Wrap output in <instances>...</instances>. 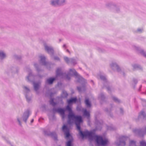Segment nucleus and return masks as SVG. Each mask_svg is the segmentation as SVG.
Wrapping results in <instances>:
<instances>
[{"label": "nucleus", "mask_w": 146, "mask_h": 146, "mask_svg": "<svg viewBox=\"0 0 146 146\" xmlns=\"http://www.w3.org/2000/svg\"><path fill=\"white\" fill-rule=\"evenodd\" d=\"M77 100L76 98H72L67 100L68 105L66 107L68 111V122L70 124L75 122L77 129L79 130V134L82 138L88 137L90 141L94 140L98 145L106 146L108 144V141L107 139L103 138L102 136L96 135L92 131H86L84 133L80 130V124L82 122V117L80 116L76 115L72 111L70 105L73 103L76 102Z\"/></svg>", "instance_id": "nucleus-1"}, {"label": "nucleus", "mask_w": 146, "mask_h": 146, "mask_svg": "<svg viewBox=\"0 0 146 146\" xmlns=\"http://www.w3.org/2000/svg\"><path fill=\"white\" fill-rule=\"evenodd\" d=\"M62 129L65 134L66 138L67 140L70 139V140L66 143V146H71V143L72 139V136L69 133V130L68 128L66 125H64L62 127Z\"/></svg>", "instance_id": "nucleus-2"}, {"label": "nucleus", "mask_w": 146, "mask_h": 146, "mask_svg": "<svg viewBox=\"0 0 146 146\" xmlns=\"http://www.w3.org/2000/svg\"><path fill=\"white\" fill-rule=\"evenodd\" d=\"M73 75L76 76V78L77 79L78 82H80V80L83 81L84 80V79L82 77L78 75L75 70L74 69H70L69 73L68 75L66 76V78L68 80H69L70 78L68 77V76L69 75Z\"/></svg>", "instance_id": "nucleus-3"}, {"label": "nucleus", "mask_w": 146, "mask_h": 146, "mask_svg": "<svg viewBox=\"0 0 146 146\" xmlns=\"http://www.w3.org/2000/svg\"><path fill=\"white\" fill-rule=\"evenodd\" d=\"M128 138L125 137H123L119 139V142L118 143L117 141L116 143V144L117 145L119 146L120 145L124 146L125 145V141H126Z\"/></svg>", "instance_id": "nucleus-4"}, {"label": "nucleus", "mask_w": 146, "mask_h": 146, "mask_svg": "<svg viewBox=\"0 0 146 146\" xmlns=\"http://www.w3.org/2000/svg\"><path fill=\"white\" fill-rule=\"evenodd\" d=\"M44 46L45 50L50 54H52L53 53V50L52 47L46 44H44Z\"/></svg>", "instance_id": "nucleus-5"}, {"label": "nucleus", "mask_w": 146, "mask_h": 146, "mask_svg": "<svg viewBox=\"0 0 146 146\" xmlns=\"http://www.w3.org/2000/svg\"><path fill=\"white\" fill-rule=\"evenodd\" d=\"M141 146H146V142L143 140L140 142ZM136 143L133 141H130L129 143V146H136Z\"/></svg>", "instance_id": "nucleus-6"}, {"label": "nucleus", "mask_w": 146, "mask_h": 146, "mask_svg": "<svg viewBox=\"0 0 146 146\" xmlns=\"http://www.w3.org/2000/svg\"><path fill=\"white\" fill-rule=\"evenodd\" d=\"M57 111L62 116V119H64L65 117L64 114L65 110L63 109L59 108L57 109Z\"/></svg>", "instance_id": "nucleus-7"}, {"label": "nucleus", "mask_w": 146, "mask_h": 146, "mask_svg": "<svg viewBox=\"0 0 146 146\" xmlns=\"http://www.w3.org/2000/svg\"><path fill=\"white\" fill-rule=\"evenodd\" d=\"M29 114L30 112L28 111H25L24 113L22 118L23 120L25 122H26L28 118Z\"/></svg>", "instance_id": "nucleus-8"}, {"label": "nucleus", "mask_w": 146, "mask_h": 146, "mask_svg": "<svg viewBox=\"0 0 146 146\" xmlns=\"http://www.w3.org/2000/svg\"><path fill=\"white\" fill-rule=\"evenodd\" d=\"M50 4L54 7L59 6L58 0H51Z\"/></svg>", "instance_id": "nucleus-9"}, {"label": "nucleus", "mask_w": 146, "mask_h": 146, "mask_svg": "<svg viewBox=\"0 0 146 146\" xmlns=\"http://www.w3.org/2000/svg\"><path fill=\"white\" fill-rule=\"evenodd\" d=\"M110 66L111 68L114 70L116 69L119 71V67L116 63L112 62L110 64Z\"/></svg>", "instance_id": "nucleus-10"}, {"label": "nucleus", "mask_w": 146, "mask_h": 146, "mask_svg": "<svg viewBox=\"0 0 146 146\" xmlns=\"http://www.w3.org/2000/svg\"><path fill=\"white\" fill-rule=\"evenodd\" d=\"M40 59V62L43 65H45L46 63L45 61V58L43 56H40L39 57Z\"/></svg>", "instance_id": "nucleus-11"}, {"label": "nucleus", "mask_w": 146, "mask_h": 146, "mask_svg": "<svg viewBox=\"0 0 146 146\" xmlns=\"http://www.w3.org/2000/svg\"><path fill=\"white\" fill-rule=\"evenodd\" d=\"M63 75V73L61 72L60 69L58 68L56 71V76L57 77L60 76L62 78V76Z\"/></svg>", "instance_id": "nucleus-12"}, {"label": "nucleus", "mask_w": 146, "mask_h": 146, "mask_svg": "<svg viewBox=\"0 0 146 146\" xmlns=\"http://www.w3.org/2000/svg\"><path fill=\"white\" fill-rule=\"evenodd\" d=\"M59 6H62L66 4V0H58Z\"/></svg>", "instance_id": "nucleus-13"}, {"label": "nucleus", "mask_w": 146, "mask_h": 146, "mask_svg": "<svg viewBox=\"0 0 146 146\" xmlns=\"http://www.w3.org/2000/svg\"><path fill=\"white\" fill-rule=\"evenodd\" d=\"M82 111L84 115L88 118L90 116L89 113L87 111L86 109H83Z\"/></svg>", "instance_id": "nucleus-14"}, {"label": "nucleus", "mask_w": 146, "mask_h": 146, "mask_svg": "<svg viewBox=\"0 0 146 146\" xmlns=\"http://www.w3.org/2000/svg\"><path fill=\"white\" fill-rule=\"evenodd\" d=\"M6 57L5 54L2 51L0 50V58L3 59Z\"/></svg>", "instance_id": "nucleus-15"}, {"label": "nucleus", "mask_w": 146, "mask_h": 146, "mask_svg": "<svg viewBox=\"0 0 146 146\" xmlns=\"http://www.w3.org/2000/svg\"><path fill=\"white\" fill-rule=\"evenodd\" d=\"M33 85L34 89L36 91L39 88L40 85V83H34Z\"/></svg>", "instance_id": "nucleus-16"}, {"label": "nucleus", "mask_w": 146, "mask_h": 146, "mask_svg": "<svg viewBox=\"0 0 146 146\" xmlns=\"http://www.w3.org/2000/svg\"><path fill=\"white\" fill-rule=\"evenodd\" d=\"M64 58L65 61L67 63H68L70 62H73L74 61V59L72 58L69 59L68 57H64Z\"/></svg>", "instance_id": "nucleus-17"}, {"label": "nucleus", "mask_w": 146, "mask_h": 146, "mask_svg": "<svg viewBox=\"0 0 146 146\" xmlns=\"http://www.w3.org/2000/svg\"><path fill=\"white\" fill-rule=\"evenodd\" d=\"M55 79V78H50L47 80L46 82L48 84H52Z\"/></svg>", "instance_id": "nucleus-18"}, {"label": "nucleus", "mask_w": 146, "mask_h": 146, "mask_svg": "<svg viewBox=\"0 0 146 146\" xmlns=\"http://www.w3.org/2000/svg\"><path fill=\"white\" fill-rule=\"evenodd\" d=\"M106 6L108 7H110L111 8H113L114 9H115L116 8V7L115 5L111 3H108L106 5Z\"/></svg>", "instance_id": "nucleus-19"}, {"label": "nucleus", "mask_w": 146, "mask_h": 146, "mask_svg": "<svg viewBox=\"0 0 146 146\" xmlns=\"http://www.w3.org/2000/svg\"><path fill=\"white\" fill-rule=\"evenodd\" d=\"M85 103L87 107H90L91 106V104L89 101L88 99H86L85 101Z\"/></svg>", "instance_id": "nucleus-20"}, {"label": "nucleus", "mask_w": 146, "mask_h": 146, "mask_svg": "<svg viewBox=\"0 0 146 146\" xmlns=\"http://www.w3.org/2000/svg\"><path fill=\"white\" fill-rule=\"evenodd\" d=\"M139 115L141 117H142L146 119V115H145V113L143 111H141Z\"/></svg>", "instance_id": "nucleus-21"}, {"label": "nucleus", "mask_w": 146, "mask_h": 146, "mask_svg": "<svg viewBox=\"0 0 146 146\" xmlns=\"http://www.w3.org/2000/svg\"><path fill=\"white\" fill-rule=\"evenodd\" d=\"M50 135L54 140H56L57 139V135L55 133H51Z\"/></svg>", "instance_id": "nucleus-22"}, {"label": "nucleus", "mask_w": 146, "mask_h": 146, "mask_svg": "<svg viewBox=\"0 0 146 146\" xmlns=\"http://www.w3.org/2000/svg\"><path fill=\"white\" fill-rule=\"evenodd\" d=\"M33 76L31 74H30L29 76L27 77V79L28 81H30V80L33 78Z\"/></svg>", "instance_id": "nucleus-23"}, {"label": "nucleus", "mask_w": 146, "mask_h": 146, "mask_svg": "<svg viewBox=\"0 0 146 146\" xmlns=\"http://www.w3.org/2000/svg\"><path fill=\"white\" fill-rule=\"evenodd\" d=\"M139 52L144 56L146 58V53L143 50H141L139 51Z\"/></svg>", "instance_id": "nucleus-24"}, {"label": "nucleus", "mask_w": 146, "mask_h": 146, "mask_svg": "<svg viewBox=\"0 0 146 146\" xmlns=\"http://www.w3.org/2000/svg\"><path fill=\"white\" fill-rule=\"evenodd\" d=\"M143 31V29H142L139 28L137 30V32L139 33H141Z\"/></svg>", "instance_id": "nucleus-25"}, {"label": "nucleus", "mask_w": 146, "mask_h": 146, "mask_svg": "<svg viewBox=\"0 0 146 146\" xmlns=\"http://www.w3.org/2000/svg\"><path fill=\"white\" fill-rule=\"evenodd\" d=\"M50 103L53 106H54L55 104V103L54 102L53 100L52 99L50 100Z\"/></svg>", "instance_id": "nucleus-26"}, {"label": "nucleus", "mask_w": 146, "mask_h": 146, "mask_svg": "<svg viewBox=\"0 0 146 146\" xmlns=\"http://www.w3.org/2000/svg\"><path fill=\"white\" fill-rule=\"evenodd\" d=\"M100 79L103 80H106V78L105 77L103 76H100Z\"/></svg>", "instance_id": "nucleus-27"}, {"label": "nucleus", "mask_w": 146, "mask_h": 146, "mask_svg": "<svg viewBox=\"0 0 146 146\" xmlns=\"http://www.w3.org/2000/svg\"><path fill=\"white\" fill-rule=\"evenodd\" d=\"M113 100L116 102H119L118 100L116 97H113Z\"/></svg>", "instance_id": "nucleus-28"}, {"label": "nucleus", "mask_w": 146, "mask_h": 146, "mask_svg": "<svg viewBox=\"0 0 146 146\" xmlns=\"http://www.w3.org/2000/svg\"><path fill=\"white\" fill-rule=\"evenodd\" d=\"M21 119V117H18L17 118V121H18L20 125H21L20 120Z\"/></svg>", "instance_id": "nucleus-29"}, {"label": "nucleus", "mask_w": 146, "mask_h": 146, "mask_svg": "<svg viewBox=\"0 0 146 146\" xmlns=\"http://www.w3.org/2000/svg\"><path fill=\"white\" fill-rule=\"evenodd\" d=\"M24 89L25 90L26 92H28V91H29V89L26 86H24Z\"/></svg>", "instance_id": "nucleus-30"}, {"label": "nucleus", "mask_w": 146, "mask_h": 146, "mask_svg": "<svg viewBox=\"0 0 146 146\" xmlns=\"http://www.w3.org/2000/svg\"><path fill=\"white\" fill-rule=\"evenodd\" d=\"M82 88L80 87H78V89L79 92H80L82 90Z\"/></svg>", "instance_id": "nucleus-31"}, {"label": "nucleus", "mask_w": 146, "mask_h": 146, "mask_svg": "<svg viewBox=\"0 0 146 146\" xmlns=\"http://www.w3.org/2000/svg\"><path fill=\"white\" fill-rule=\"evenodd\" d=\"M54 59L55 60H59V58L57 57H55Z\"/></svg>", "instance_id": "nucleus-32"}, {"label": "nucleus", "mask_w": 146, "mask_h": 146, "mask_svg": "<svg viewBox=\"0 0 146 146\" xmlns=\"http://www.w3.org/2000/svg\"><path fill=\"white\" fill-rule=\"evenodd\" d=\"M37 64H34V66H35L36 67V68H37Z\"/></svg>", "instance_id": "nucleus-33"}, {"label": "nucleus", "mask_w": 146, "mask_h": 146, "mask_svg": "<svg viewBox=\"0 0 146 146\" xmlns=\"http://www.w3.org/2000/svg\"><path fill=\"white\" fill-rule=\"evenodd\" d=\"M33 119H32L31 121V122L32 123L33 121Z\"/></svg>", "instance_id": "nucleus-34"}, {"label": "nucleus", "mask_w": 146, "mask_h": 146, "mask_svg": "<svg viewBox=\"0 0 146 146\" xmlns=\"http://www.w3.org/2000/svg\"><path fill=\"white\" fill-rule=\"evenodd\" d=\"M65 46H66V45H65V44H64V45H63V47H65Z\"/></svg>", "instance_id": "nucleus-35"}, {"label": "nucleus", "mask_w": 146, "mask_h": 146, "mask_svg": "<svg viewBox=\"0 0 146 146\" xmlns=\"http://www.w3.org/2000/svg\"><path fill=\"white\" fill-rule=\"evenodd\" d=\"M66 51H68V52H69V51H68V50H66Z\"/></svg>", "instance_id": "nucleus-36"}, {"label": "nucleus", "mask_w": 146, "mask_h": 146, "mask_svg": "<svg viewBox=\"0 0 146 146\" xmlns=\"http://www.w3.org/2000/svg\"><path fill=\"white\" fill-rule=\"evenodd\" d=\"M133 67H134V68H136V67H135V66H133Z\"/></svg>", "instance_id": "nucleus-37"}, {"label": "nucleus", "mask_w": 146, "mask_h": 146, "mask_svg": "<svg viewBox=\"0 0 146 146\" xmlns=\"http://www.w3.org/2000/svg\"><path fill=\"white\" fill-rule=\"evenodd\" d=\"M8 143H10V142H8Z\"/></svg>", "instance_id": "nucleus-38"}, {"label": "nucleus", "mask_w": 146, "mask_h": 146, "mask_svg": "<svg viewBox=\"0 0 146 146\" xmlns=\"http://www.w3.org/2000/svg\"><path fill=\"white\" fill-rule=\"evenodd\" d=\"M145 131H146V128H145Z\"/></svg>", "instance_id": "nucleus-39"}]
</instances>
